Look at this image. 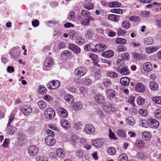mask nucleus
<instances>
[{"mask_svg": "<svg viewBox=\"0 0 161 161\" xmlns=\"http://www.w3.org/2000/svg\"><path fill=\"white\" fill-rule=\"evenodd\" d=\"M115 69L116 71L122 75H128L130 71L128 67L125 66V61L122 59H118L116 62Z\"/></svg>", "mask_w": 161, "mask_h": 161, "instance_id": "1", "label": "nucleus"}, {"mask_svg": "<svg viewBox=\"0 0 161 161\" xmlns=\"http://www.w3.org/2000/svg\"><path fill=\"white\" fill-rule=\"evenodd\" d=\"M106 94L107 97L113 102L117 103L120 101L118 97V95L116 94V92L113 89H110L106 91Z\"/></svg>", "mask_w": 161, "mask_h": 161, "instance_id": "2", "label": "nucleus"}, {"mask_svg": "<svg viewBox=\"0 0 161 161\" xmlns=\"http://www.w3.org/2000/svg\"><path fill=\"white\" fill-rule=\"evenodd\" d=\"M44 115L48 119H52L55 116V112L52 108H47L45 111Z\"/></svg>", "mask_w": 161, "mask_h": 161, "instance_id": "3", "label": "nucleus"}, {"mask_svg": "<svg viewBox=\"0 0 161 161\" xmlns=\"http://www.w3.org/2000/svg\"><path fill=\"white\" fill-rule=\"evenodd\" d=\"M86 69L82 66H80L77 68L75 70V75L80 77L85 75L86 74Z\"/></svg>", "mask_w": 161, "mask_h": 161, "instance_id": "4", "label": "nucleus"}, {"mask_svg": "<svg viewBox=\"0 0 161 161\" xmlns=\"http://www.w3.org/2000/svg\"><path fill=\"white\" fill-rule=\"evenodd\" d=\"M20 110L24 115H27L32 112V107L30 105H26L21 108Z\"/></svg>", "mask_w": 161, "mask_h": 161, "instance_id": "5", "label": "nucleus"}, {"mask_svg": "<svg viewBox=\"0 0 161 161\" xmlns=\"http://www.w3.org/2000/svg\"><path fill=\"white\" fill-rule=\"evenodd\" d=\"M39 152L38 148L35 145L29 146L28 148V152L30 155L34 156L38 153Z\"/></svg>", "mask_w": 161, "mask_h": 161, "instance_id": "6", "label": "nucleus"}, {"mask_svg": "<svg viewBox=\"0 0 161 161\" xmlns=\"http://www.w3.org/2000/svg\"><path fill=\"white\" fill-rule=\"evenodd\" d=\"M84 130L87 134H91L94 133L95 131V128L94 126L91 124L86 125Z\"/></svg>", "mask_w": 161, "mask_h": 161, "instance_id": "7", "label": "nucleus"}, {"mask_svg": "<svg viewBox=\"0 0 161 161\" xmlns=\"http://www.w3.org/2000/svg\"><path fill=\"white\" fill-rule=\"evenodd\" d=\"M57 112L59 116L61 117L66 118L68 115L67 111L64 108L59 107L58 108Z\"/></svg>", "mask_w": 161, "mask_h": 161, "instance_id": "8", "label": "nucleus"}, {"mask_svg": "<svg viewBox=\"0 0 161 161\" xmlns=\"http://www.w3.org/2000/svg\"><path fill=\"white\" fill-rule=\"evenodd\" d=\"M106 48V47L105 45L103 43L98 44L96 45L94 49L92 51L94 52H101L103 51Z\"/></svg>", "mask_w": 161, "mask_h": 161, "instance_id": "9", "label": "nucleus"}, {"mask_svg": "<svg viewBox=\"0 0 161 161\" xmlns=\"http://www.w3.org/2000/svg\"><path fill=\"white\" fill-rule=\"evenodd\" d=\"M132 56L136 60H144L147 58V56L144 54H140L137 53H132Z\"/></svg>", "mask_w": 161, "mask_h": 161, "instance_id": "10", "label": "nucleus"}, {"mask_svg": "<svg viewBox=\"0 0 161 161\" xmlns=\"http://www.w3.org/2000/svg\"><path fill=\"white\" fill-rule=\"evenodd\" d=\"M104 141L103 139H96L92 142V145L95 147H99L104 144Z\"/></svg>", "mask_w": 161, "mask_h": 161, "instance_id": "11", "label": "nucleus"}, {"mask_svg": "<svg viewBox=\"0 0 161 161\" xmlns=\"http://www.w3.org/2000/svg\"><path fill=\"white\" fill-rule=\"evenodd\" d=\"M94 98L95 101L98 103L103 104L105 102V99L104 96L101 94H98L95 95Z\"/></svg>", "mask_w": 161, "mask_h": 161, "instance_id": "12", "label": "nucleus"}, {"mask_svg": "<svg viewBox=\"0 0 161 161\" xmlns=\"http://www.w3.org/2000/svg\"><path fill=\"white\" fill-rule=\"evenodd\" d=\"M68 47L70 50L73 51L76 54H78L80 52L81 49L80 48L75 44L70 43L69 44Z\"/></svg>", "mask_w": 161, "mask_h": 161, "instance_id": "13", "label": "nucleus"}, {"mask_svg": "<svg viewBox=\"0 0 161 161\" xmlns=\"http://www.w3.org/2000/svg\"><path fill=\"white\" fill-rule=\"evenodd\" d=\"M135 89L136 91L142 92L145 90V86L141 83H138L135 86Z\"/></svg>", "mask_w": 161, "mask_h": 161, "instance_id": "14", "label": "nucleus"}, {"mask_svg": "<svg viewBox=\"0 0 161 161\" xmlns=\"http://www.w3.org/2000/svg\"><path fill=\"white\" fill-rule=\"evenodd\" d=\"M150 128H157L159 126V122L156 120L150 118Z\"/></svg>", "mask_w": 161, "mask_h": 161, "instance_id": "15", "label": "nucleus"}, {"mask_svg": "<svg viewBox=\"0 0 161 161\" xmlns=\"http://www.w3.org/2000/svg\"><path fill=\"white\" fill-rule=\"evenodd\" d=\"M53 60L52 58H48L44 61L43 65L46 67H49L53 65Z\"/></svg>", "mask_w": 161, "mask_h": 161, "instance_id": "16", "label": "nucleus"}, {"mask_svg": "<svg viewBox=\"0 0 161 161\" xmlns=\"http://www.w3.org/2000/svg\"><path fill=\"white\" fill-rule=\"evenodd\" d=\"M142 138L146 141H149L152 137V135L151 133L147 131H145L143 132L142 134Z\"/></svg>", "mask_w": 161, "mask_h": 161, "instance_id": "17", "label": "nucleus"}, {"mask_svg": "<svg viewBox=\"0 0 161 161\" xmlns=\"http://www.w3.org/2000/svg\"><path fill=\"white\" fill-rule=\"evenodd\" d=\"M61 125L64 128L66 129L69 128L71 127L70 124L68 121L65 119H63L61 120Z\"/></svg>", "mask_w": 161, "mask_h": 161, "instance_id": "18", "label": "nucleus"}, {"mask_svg": "<svg viewBox=\"0 0 161 161\" xmlns=\"http://www.w3.org/2000/svg\"><path fill=\"white\" fill-rule=\"evenodd\" d=\"M130 81L129 78L127 77H125L120 79V82L122 85L127 86L129 84Z\"/></svg>", "mask_w": 161, "mask_h": 161, "instance_id": "19", "label": "nucleus"}, {"mask_svg": "<svg viewBox=\"0 0 161 161\" xmlns=\"http://www.w3.org/2000/svg\"><path fill=\"white\" fill-rule=\"evenodd\" d=\"M103 56L106 58H110L114 55V52L111 50H109L102 53Z\"/></svg>", "mask_w": 161, "mask_h": 161, "instance_id": "20", "label": "nucleus"}, {"mask_svg": "<svg viewBox=\"0 0 161 161\" xmlns=\"http://www.w3.org/2000/svg\"><path fill=\"white\" fill-rule=\"evenodd\" d=\"M56 154L58 157L63 158L65 156V153L64 150L61 148L57 149L56 151Z\"/></svg>", "mask_w": 161, "mask_h": 161, "instance_id": "21", "label": "nucleus"}, {"mask_svg": "<svg viewBox=\"0 0 161 161\" xmlns=\"http://www.w3.org/2000/svg\"><path fill=\"white\" fill-rule=\"evenodd\" d=\"M111 80L108 78H106L103 80L102 82V84L106 87H108L112 85Z\"/></svg>", "mask_w": 161, "mask_h": 161, "instance_id": "22", "label": "nucleus"}, {"mask_svg": "<svg viewBox=\"0 0 161 161\" xmlns=\"http://www.w3.org/2000/svg\"><path fill=\"white\" fill-rule=\"evenodd\" d=\"M149 87L153 91L157 90L158 89V85L156 81H152L150 83Z\"/></svg>", "mask_w": 161, "mask_h": 161, "instance_id": "23", "label": "nucleus"}, {"mask_svg": "<svg viewBox=\"0 0 161 161\" xmlns=\"http://www.w3.org/2000/svg\"><path fill=\"white\" fill-rule=\"evenodd\" d=\"M45 142L46 144L49 146H53L56 143V141L53 139H50L46 137L45 138Z\"/></svg>", "mask_w": 161, "mask_h": 161, "instance_id": "24", "label": "nucleus"}, {"mask_svg": "<svg viewBox=\"0 0 161 161\" xmlns=\"http://www.w3.org/2000/svg\"><path fill=\"white\" fill-rule=\"evenodd\" d=\"M140 122V125L141 127L145 128H150V118L147 119V120H144Z\"/></svg>", "mask_w": 161, "mask_h": 161, "instance_id": "25", "label": "nucleus"}, {"mask_svg": "<svg viewBox=\"0 0 161 161\" xmlns=\"http://www.w3.org/2000/svg\"><path fill=\"white\" fill-rule=\"evenodd\" d=\"M143 69L147 72H149L152 69V66L151 64L149 62H147L143 64Z\"/></svg>", "mask_w": 161, "mask_h": 161, "instance_id": "26", "label": "nucleus"}, {"mask_svg": "<svg viewBox=\"0 0 161 161\" xmlns=\"http://www.w3.org/2000/svg\"><path fill=\"white\" fill-rule=\"evenodd\" d=\"M108 19L114 22H117L119 19V15L113 14H109L108 17Z\"/></svg>", "mask_w": 161, "mask_h": 161, "instance_id": "27", "label": "nucleus"}, {"mask_svg": "<svg viewBox=\"0 0 161 161\" xmlns=\"http://www.w3.org/2000/svg\"><path fill=\"white\" fill-rule=\"evenodd\" d=\"M37 89L38 92L41 95H44L47 92L46 88L42 85H39L37 87Z\"/></svg>", "mask_w": 161, "mask_h": 161, "instance_id": "28", "label": "nucleus"}, {"mask_svg": "<svg viewBox=\"0 0 161 161\" xmlns=\"http://www.w3.org/2000/svg\"><path fill=\"white\" fill-rule=\"evenodd\" d=\"M154 42L153 38L149 37L144 39V42L146 45H150L153 44Z\"/></svg>", "mask_w": 161, "mask_h": 161, "instance_id": "29", "label": "nucleus"}, {"mask_svg": "<svg viewBox=\"0 0 161 161\" xmlns=\"http://www.w3.org/2000/svg\"><path fill=\"white\" fill-rule=\"evenodd\" d=\"M51 82V85L52 86V89H55L57 88L60 85V82L57 80H53Z\"/></svg>", "mask_w": 161, "mask_h": 161, "instance_id": "30", "label": "nucleus"}, {"mask_svg": "<svg viewBox=\"0 0 161 161\" xmlns=\"http://www.w3.org/2000/svg\"><path fill=\"white\" fill-rule=\"evenodd\" d=\"M81 81L85 85L87 86H90L92 83V80L88 77H86L82 78Z\"/></svg>", "mask_w": 161, "mask_h": 161, "instance_id": "31", "label": "nucleus"}, {"mask_svg": "<svg viewBox=\"0 0 161 161\" xmlns=\"http://www.w3.org/2000/svg\"><path fill=\"white\" fill-rule=\"evenodd\" d=\"M86 38L89 39H92L94 35V32L93 31L90 29H88L85 34Z\"/></svg>", "mask_w": 161, "mask_h": 161, "instance_id": "32", "label": "nucleus"}, {"mask_svg": "<svg viewBox=\"0 0 161 161\" xmlns=\"http://www.w3.org/2000/svg\"><path fill=\"white\" fill-rule=\"evenodd\" d=\"M136 146L138 148H142L145 146V142L142 140H137L135 142Z\"/></svg>", "mask_w": 161, "mask_h": 161, "instance_id": "33", "label": "nucleus"}, {"mask_svg": "<svg viewBox=\"0 0 161 161\" xmlns=\"http://www.w3.org/2000/svg\"><path fill=\"white\" fill-rule=\"evenodd\" d=\"M118 161H127L128 160V156L125 153L120 154L117 158Z\"/></svg>", "mask_w": 161, "mask_h": 161, "instance_id": "34", "label": "nucleus"}, {"mask_svg": "<svg viewBox=\"0 0 161 161\" xmlns=\"http://www.w3.org/2000/svg\"><path fill=\"white\" fill-rule=\"evenodd\" d=\"M125 119L127 121V123L130 125H134V124L135 123V121L134 118L131 116H129L126 117Z\"/></svg>", "mask_w": 161, "mask_h": 161, "instance_id": "35", "label": "nucleus"}, {"mask_svg": "<svg viewBox=\"0 0 161 161\" xmlns=\"http://www.w3.org/2000/svg\"><path fill=\"white\" fill-rule=\"evenodd\" d=\"M64 99L66 102H72L74 100V97L70 94H66L64 96Z\"/></svg>", "mask_w": 161, "mask_h": 161, "instance_id": "36", "label": "nucleus"}, {"mask_svg": "<svg viewBox=\"0 0 161 161\" xmlns=\"http://www.w3.org/2000/svg\"><path fill=\"white\" fill-rule=\"evenodd\" d=\"M121 4V3L119 2L113 1L110 2L108 5L110 7H119Z\"/></svg>", "mask_w": 161, "mask_h": 161, "instance_id": "37", "label": "nucleus"}, {"mask_svg": "<svg viewBox=\"0 0 161 161\" xmlns=\"http://www.w3.org/2000/svg\"><path fill=\"white\" fill-rule=\"evenodd\" d=\"M107 152L110 155H114L116 153V149L112 147H108L107 149Z\"/></svg>", "mask_w": 161, "mask_h": 161, "instance_id": "38", "label": "nucleus"}, {"mask_svg": "<svg viewBox=\"0 0 161 161\" xmlns=\"http://www.w3.org/2000/svg\"><path fill=\"white\" fill-rule=\"evenodd\" d=\"M154 115L157 119H161V108L156 109L154 113Z\"/></svg>", "mask_w": 161, "mask_h": 161, "instance_id": "39", "label": "nucleus"}, {"mask_svg": "<svg viewBox=\"0 0 161 161\" xmlns=\"http://www.w3.org/2000/svg\"><path fill=\"white\" fill-rule=\"evenodd\" d=\"M75 154L76 157L80 158L83 156L84 153L81 149H78L75 151Z\"/></svg>", "mask_w": 161, "mask_h": 161, "instance_id": "40", "label": "nucleus"}, {"mask_svg": "<svg viewBox=\"0 0 161 161\" xmlns=\"http://www.w3.org/2000/svg\"><path fill=\"white\" fill-rule=\"evenodd\" d=\"M85 43V40L84 38L82 37H77L76 39V43L77 44L81 45Z\"/></svg>", "mask_w": 161, "mask_h": 161, "instance_id": "41", "label": "nucleus"}, {"mask_svg": "<svg viewBox=\"0 0 161 161\" xmlns=\"http://www.w3.org/2000/svg\"><path fill=\"white\" fill-rule=\"evenodd\" d=\"M37 104L41 109H44L46 107V103L43 100L39 101L37 103Z\"/></svg>", "mask_w": 161, "mask_h": 161, "instance_id": "42", "label": "nucleus"}, {"mask_svg": "<svg viewBox=\"0 0 161 161\" xmlns=\"http://www.w3.org/2000/svg\"><path fill=\"white\" fill-rule=\"evenodd\" d=\"M17 128L14 126H11L8 128L9 134L13 135L16 131Z\"/></svg>", "mask_w": 161, "mask_h": 161, "instance_id": "43", "label": "nucleus"}, {"mask_svg": "<svg viewBox=\"0 0 161 161\" xmlns=\"http://www.w3.org/2000/svg\"><path fill=\"white\" fill-rule=\"evenodd\" d=\"M81 15L84 17L87 18L89 17L90 15L89 12L85 10H83L81 12Z\"/></svg>", "mask_w": 161, "mask_h": 161, "instance_id": "44", "label": "nucleus"}, {"mask_svg": "<svg viewBox=\"0 0 161 161\" xmlns=\"http://www.w3.org/2000/svg\"><path fill=\"white\" fill-rule=\"evenodd\" d=\"M117 135L120 137H124L125 136V132L122 130H119L117 132Z\"/></svg>", "mask_w": 161, "mask_h": 161, "instance_id": "45", "label": "nucleus"}, {"mask_svg": "<svg viewBox=\"0 0 161 161\" xmlns=\"http://www.w3.org/2000/svg\"><path fill=\"white\" fill-rule=\"evenodd\" d=\"M75 108L76 110H80L82 108V105L80 102H76L74 105Z\"/></svg>", "mask_w": 161, "mask_h": 161, "instance_id": "46", "label": "nucleus"}, {"mask_svg": "<svg viewBox=\"0 0 161 161\" xmlns=\"http://www.w3.org/2000/svg\"><path fill=\"white\" fill-rule=\"evenodd\" d=\"M107 76L110 77L116 78L118 77V75L116 72L109 71L107 73Z\"/></svg>", "mask_w": 161, "mask_h": 161, "instance_id": "47", "label": "nucleus"}, {"mask_svg": "<svg viewBox=\"0 0 161 161\" xmlns=\"http://www.w3.org/2000/svg\"><path fill=\"white\" fill-rule=\"evenodd\" d=\"M139 113L141 115L144 117L146 116L148 114L147 110L144 108H141L139 109Z\"/></svg>", "mask_w": 161, "mask_h": 161, "instance_id": "48", "label": "nucleus"}, {"mask_svg": "<svg viewBox=\"0 0 161 161\" xmlns=\"http://www.w3.org/2000/svg\"><path fill=\"white\" fill-rule=\"evenodd\" d=\"M115 42L117 43L121 44H125L126 42V41L125 39L120 38L116 39Z\"/></svg>", "mask_w": 161, "mask_h": 161, "instance_id": "49", "label": "nucleus"}, {"mask_svg": "<svg viewBox=\"0 0 161 161\" xmlns=\"http://www.w3.org/2000/svg\"><path fill=\"white\" fill-rule=\"evenodd\" d=\"M153 100L155 103L161 105V97H154L153 98Z\"/></svg>", "mask_w": 161, "mask_h": 161, "instance_id": "50", "label": "nucleus"}, {"mask_svg": "<svg viewBox=\"0 0 161 161\" xmlns=\"http://www.w3.org/2000/svg\"><path fill=\"white\" fill-rule=\"evenodd\" d=\"M153 4L155 5L154 8H156L157 12L161 11V3L154 2L153 3Z\"/></svg>", "mask_w": 161, "mask_h": 161, "instance_id": "51", "label": "nucleus"}, {"mask_svg": "<svg viewBox=\"0 0 161 161\" xmlns=\"http://www.w3.org/2000/svg\"><path fill=\"white\" fill-rule=\"evenodd\" d=\"M46 132L48 134L47 137H53L55 136L54 132L51 130L47 129L46 130Z\"/></svg>", "mask_w": 161, "mask_h": 161, "instance_id": "52", "label": "nucleus"}, {"mask_svg": "<svg viewBox=\"0 0 161 161\" xmlns=\"http://www.w3.org/2000/svg\"><path fill=\"white\" fill-rule=\"evenodd\" d=\"M145 99L141 97H139L136 100V102L139 105H142L145 102Z\"/></svg>", "mask_w": 161, "mask_h": 161, "instance_id": "53", "label": "nucleus"}, {"mask_svg": "<svg viewBox=\"0 0 161 161\" xmlns=\"http://www.w3.org/2000/svg\"><path fill=\"white\" fill-rule=\"evenodd\" d=\"M81 23L82 25L88 26L90 24V21L89 19L84 18L81 20Z\"/></svg>", "mask_w": 161, "mask_h": 161, "instance_id": "54", "label": "nucleus"}, {"mask_svg": "<svg viewBox=\"0 0 161 161\" xmlns=\"http://www.w3.org/2000/svg\"><path fill=\"white\" fill-rule=\"evenodd\" d=\"M122 26L126 29H128L130 26V24L129 21H125L122 24Z\"/></svg>", "mask_w": 161, "mask_h": 161, "instance_id": "55", "label": "nucleus"}, {"mask_svg": "<svg viewBox=\"0 0 161 161\" xmlns=\"http://www.w3.org/2000/svg\"><path fill=\"white\" fill-rule=\"evenodd\" d=\"M97 114L100 118H103L104 117V115L103 111L100 109L97 108L96 111Z\"/></svg>", "mask_w": 161, "mask_h": 161, "instance_id": "56", "label": "nucleus"}, {"mask_svg": "<svg viewBox=\"0 0 161 161\" xmlns=\"http://www.w3.org/2000/svg\"><path fill=\"white\" fill-rule=\"evenodd\" d=\"M111 12L119 14H122L123 13V11L120 8H113L111 10Z\"/></svg>", "mask_w": 161, "mask_h": 161, "instance_id": "57", "label": "nucleus"}, {"mask_svg": "<svg viewBox=\"0 0 161 161\" xmlns=\"http://www.w3.org/2000/svg\"><path fill=\"white\" fill-rule=\"evenodd\" d=\"M101 76V71L98 70L97 72L95 73L94 76L95 80H98L100 79Z\"/></svg>", "mask_w": 161, "mask_h": 161, "instance_id": "58", "label": "nucleus"}, {"mask_svg": "<svg viewBox=\"0 0 161 161\" xmlns=\"http://www.w3.org/2000/svg\"><path fill=\"white\" fill-rule=\"evenodd\" d=\"M9 142L10 141L8 139H5L2 145V147L4 148L8 147Z\"/></svg>", "mask_w": 161, "mask_h": 161, "instance_id": "59", "label": "nucleus"}, {"mask_svg": "<svg viewBox=\"0 0 161 161\" xmlns=\"http://www.w3.org/2000/svg\"><path fill=\"white\" fill-rule=\"evenodd\" d=\"M121 57L123 58V59H122L124 60L125 61V59L127 60L129 59L130 58L129 54L127 53H122L121 55Z\"/></svg>", "mask_w": 161, "mask_h": 161, "instance_id": "60", "label": "nucleus"}, {"mask_svg": "<svg viewBox=\"0 0 161 161\" xmlns=\"http://www.w3.org/2000/svg\"><path fill=\"white\" fill-rule=\"evenodd\" d=\"M109 136L111 139H113L114 140L117 139L115 134L112 132L110 129L109 130Z\"/></svg>", "mask_w": 161, "mask_h": 161, "instance_id": "61", "label": "nucleus"}, {"mask_svg": "<svg viewBox=\"0 0 161 161\" xmlns=\"http://www.w3.org/2000/svg\"><path fill=\"white\" fill-rule=\"evenodd\" d=\"M89 57L93 61H96L97 59V56L93 53H91L89 54Z\"/></svg>", "mask_w": 161, "mask_h": 161, "instance_id": "62", "label": "nucleus"}, {"mask_svg": "<svg viewBox=\"0 0 161 161\" xmlns=\"http://www.w3.org/2000/svg\"><path fill=\"white\" fill-rule=\"evenodd\" d=\"M129 20L133 22H136L139 20V18L137 16H132L129 17Z\"/></svg>", "mask_w": 161, "mask_h": 161, "instance_id": "63", "label": "nucleus"}, {"mask_svg": "<svg viewBox=\"0 0 161 161\" xmlns=\"http://www.w3.org/2000/svg\"><path fill=\"white\" fill-rule=\"evenodd\" d=\"M126 47L123 45L119 46L117 48V50L119 52H123L126 50Z\"/></svg>", "mask_w": 161, "mask_h": 161, "instance_id": "64", "label": "nucleus"}]
</instances>
